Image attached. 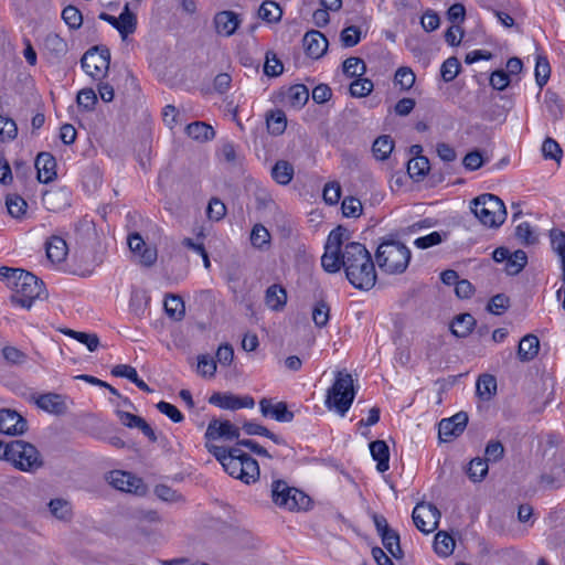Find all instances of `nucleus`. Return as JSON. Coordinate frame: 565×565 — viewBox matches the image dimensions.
I'll return each instance as SVG.
<instances>
[{"label": "nucleus", "mask_w": 565, "mask_h": 565, "mask_svg": "<svg viewBox=\"0 0 565 565\" xmlns=\"http://www.w3.org/2000/svg\"><path fill=\"white\" fill-rule=\"evenodd\" d=\"M348 241V231L338 226L327 238L321 265L328 273H337L344 268L350 284L358 288L369 290L376 282L375 266L371 254L361 243Z\"/></svg>", "instance_id": "1"}, {"label": "nucleus", "mask_w": 565, "mask_h": 565, "mask_svg": "<svg viewBox=\"0 0 565 565\" xmlns=\"http://www.w3.org/2000/svg\"><path fill=\"white\" fill-rule=\"evenodd\" d=\"M207 451L216 458L231 477L239 479L246 484L258 480V462L239 448H226L216 444H207Z\"/></svg>", "instance_id": "2"}, {"label": "nucleus", "mask_w": 565, "mask_h": 565, "mask_svg": "<svg viewBox=\"0 0 565 565\" xmlns=\"http://www.w3.org/2000/svg\"><path fill=\"white\" fill-rule=\"evenodd\" d=\"M0 279L12 291V302L25 309H30L45 292L42 281L20 268L1 267Z\"/></svg>", "instance_id": "3"}, {"label": "nucleus", "mask_w": 565, "mask_h": 565, "mask_svg": "<svg viewBox=\"0 0 565 565\" xmlns=\"http://www.w3.org/2000/svg\"><path fill=\"white\" fill-rule=\"evenodd\" d=\"M355 397L353 379L347 372H338L333 384L328 388L324 401L326 407L344 417Z\"/></svg>", "instance_id": "4"}, {"label": "nucleus", "mask_w": 565, "mask_h": 565, "mask_svg": "<svg viewBox=\"0 0 565 565\" xmlns=\"http://www.w3.org/2000/svg\"><path fill=\"white\" fill-rule=\"evenodd\" d=\"M412 253L398 241H387L377 247L375 259L379 267L386 274H402L408 267Z\"/></svg>", "instance_id": "5"}, {"label": "nucleus", "mask_w": 565, "mask_h": 565, "mask_svg": "<svg viewBox=\"0 0 565 565\" xmlns=\"http://www.w3.org/2000/svg\"><path fill=\"white\" fill-rule=\"evenodd\" d=\"M3 459L24 472H33L43 465L36 447L24 440H13L7 444L3 449Z\"/></svg>", "instance_id": "6"}, {"label": "nucleus", "mask_w": 565, "mask_h": 565, "mask_svg": "<svg viewBox=\"0 0 565 565\" xmlns=\"http://www.w3.org/2000/svg\"><path fill=\"white\" fill-rule=\"evenodd\" d=\"M475 216L487 227H499L507 217L504 203L494 194L484 193L471 202Z\"/></svg>", "instance_id": "7"}, {"label": "nucleus", "mask_w": 565, "mask_h": 565, "mask_svg": "<svg viewBox=\"0 0 565 565\" xmlns=\"http://www.w3.org/2000/svg\"><path fill=\"white\" fill-rule=\"evenodd\" d=\"M270 498L279 509L287 511L307 510L310 498L301 490L289 486L285 480H274L270 484Z\"/></svg>", "instance_id": "8"}, {"label": "nucleus", "mask_w": 565, "mask_h": 565, "mask_svg": "<svg viewBox=\"0 0 565 565\" xmlns=\"http://www.w3.org/2000/svg\"><path fill=\"white\" fill-rule=\"evenodd\" d=\"M81 64L88 76L94 79H102L109 70L110 52L104 46L92 47L83 55Z\"/></svg>", "instance_id": "9"}, {"label": "nucleus", "mask_w": 565, "mask_h": 565, "mask_svg": "<svg viewBox=\"0 0 565 565\" xmlns=\"http://www.w3.org/2000/svg\"><path fill=\"white\" fill-rule=\"evenodd\" d=\"M439 510L431 503H417L413 510L412 518L415 526L423 533L434 532L440 520Z\"/></svg>", "instance_id": "10"}, {"label": "nucleus", "mask_w": 565, "mask_h": 565, "mask_svg": "<svg viewBox=\"0 0 565 565\" xmlns=\"http://www.w3.org/2000/svg\"><path fill=\"white\" fill-rule=\"evenodd\" d=\"M209 403L215 407L226 411L253 408L255 401L249 395H235L231 392H215L209 397Z\"/></svg>", "instance_id": "11"}, {"label": "nucleus", "mask_w": 565, "mask_h": 565, "mask_svg": "<svg viewBox=\"0 0 565 565\" xmlns=\"http://www.w3.org/2000/svg\"><path fill=\"white\" fill-rule=\"evenodd\" d=\"M239 428L230 420L213 419L209 423L205 431V447L207 444H215L216 440H235L239 437Z\"/></svg>", "instance_id": "12"}, {"label": "nucleus", "mask_w": 565, "mask_h": 565, "mask_svg": "<svg viewBox=\"0 0 565 565\" xmlns=\"http://www.w3.org/2000/svg\"><path fill=\"white\" fill-rule=\"evenodd\" d=\"M109 483L124 492L143 494L145 493V484L142 480L130 472L115 470L109 475Z\"/></svg>", "instance_id": "13"}, {"label": "nucleus", "mask_w": 565, "mask_h": 565, "mask_svg": "<svg viewBox=\"0 0 565 565\" xmlns=\"http://www.w3.org/2000/svg\"><path fill=\"white\" fill-rule=\"evenodd\" d=\"M468 416L466 413H457L450 418H444L438 425V435L440 440L449 441L459 436L466 428Z\"/></svg>", "instance_id": "14"}, {"label": "nucleus", "mask_w": 565, "mask_h": 565, "mask_svg": "<svg viewBox=\"0 0 565 565\" xmlns=\"http://www.w3.org/2000/svg\"><path fill=\"white\" fill-rule=\"evenodd\" d=\"M26 430V420L15 411L0 409V433L21 435Z\"/></svg>", "instance_id": "15"}, {"label": "nucleus", "mask_w": 565, "mask_h": 565, "mask_svg": "<svg viewBox=\"0 0 565 565\" xmlns=\"http://www.w3.org/2000/svg\"><path fill=\"white\" fill-rule=\"evenodd\" d=\"M259 411L263 416L280 423H289L294 419V413L288 411L287 404L284 402L273 403L271 399L263 398L259 402Z\"/></svg>", "instance_id": "16"}, {"label": "nucleus", "mask_w": 565, "mask_h": 565, "mask_svg": "<svg viewBox=\"0 0 565 565\" xmlns=\"http://www.w3.org/2000/svg\"><path fill=\"white\" fill-rule=\"evenodd\" d=\"M302 42L307 55L316 60L323 56L328 50V40L320 31H308Z\"/></svg>", "instance_id": "17"}, {"label": "nucleus", "mask_w": 565, "mask_h": 565, "mask_svg": "<svg viewBox=\"0 0 565 565\" xmlns=\"http://www.w3.org/2000/svg\"><path fill=\"white\" fill-rule=\"evenodd\" d=\"M128 246L130 250L140 258V262L147 266L152 265L157 259V250L148 247L138 233L128 236Z\"/></svg>", "instance_id": "18"}, {"label": "nucleus", "mask_w": 565, "mask_h": 565, "mask_svg": "<svg viewBox=\"0 0 565 565\" xmlns=\"http://www.w3.org/2000/svg\"><path fill=\"white\" fill-rule=\"evenodd\" d=\"M35 168L38 170V179L42 183L51 182L56 175V162L49 152H41L35 159Z\"/></svg>", "instance_id": "19"}, {"label": "nucleus", "mask_w": 565, "mask_h": 565, "mask_svg": "<svg viewBox=\"0 0 565 565\" xmlns=\"http://www.w3.org/2000/svg\"><path fill=\"white\" fill-rule=\"evenodd\" d=\"M238 15L232 11L218 12L214 18L216 32L223 36H231L239 25Z\"/></svg>", "instance_id": "20"}, {"label": "nucleus", "mask_w": 565, "mask_h": 565, "mask_svg": "<svg viewBox=\"0 0 565 565\" xmlns=\"http://www.w3.org/2000/svg\"><path fill=\"white\" fill-rule=\"evenodd\" d=\"M47 510L52 518L61 522H70L73 518V505L64 498H54L47 503Z\"/></svg>", "instance_id": "21"}, {"label": "nucleus", "mask_w": 565, "mask_h": 565, "mask_svg": "<svg viewBox=\"0 0 565 565\" xmlns=\"http://www.w3.org/2000/svg\"><path fill=\"white\" fill-rule=\"evenodd\" d=\"M265 303L273 311H281L287 303V291L281 285L274 284L266 289Z\"/></svg>", "instance_id": "22"}, {"label": "nucleus", "mask_w": 565, "mask_h": 565, "mask_svg": "<svg viewBox=\"0 0 565 565\" xmlns=\"http://www.w3.org/2000/svg\"><path fill=\"white\" fill-rule=\"evenodd\" d=\"M372 458L376 461V469L385 472L390 468V450L384 440H375L370 444Z\"/></svg>", "instance_id": "23"}, {"label": "nucleus", "mask_w": 565, "mask_h": 565, "mask_svg": "<svg viewBox=\"0 0 565 565\" xmlns=\"http://www.w3.org/2000/svg\"><path fill=\"white\" fill-rule=\"evenodd\" d=\"M43 46L44 51L53 58H61L68 51L66 41L55 33H50L45 36Z\"/></svg>", "instance_id": "24"}, {"label": "nucleus", "mask_w": 565, "mask_h": 565, "mask_svg": "<svg viewBox=\"0 0 565 565\" xmlns=\"http://www.w3.org/2000/svg\"><path fill=\"white\" fill-rule=\"evenodd\" d=\"M137 18L130 12L128 4H126L122 12L117 17L115 29L119 32L121 39L125 40L129 34L135 32Z\"/></svg>", "instance_id": "25"}, {"label": "nucleus", "mask_w": 565, "mask_h": 565, "mask_svg": "<svg viewBox=\"0 0 565 565\" xmlns=\"http://www.w3.org/2000/svg\"><path fill=\"white\" fill-rule=\"evenodd\" d=\"M540 349V340L534 334H527L521 339L519 343L518 355L521 361H530L533 360Z\"/></svg>", "instance_id": "26"}, {"label": "nucleus", "mask_w": 565, "mask_h": 565, "mask_svg": "<svg viewBox=\"0 0 565 565\" xmlns=\"http://www.w3.org/2000/svg\"><path fill=\"white\" fill-rule=\"evenodd\" d=\"M309 98V90L302 84H296L290 86L286 92V103L292 108H301Z\"/></svg>", "instance_id": "27"}, {"label": "nucleus", "mask_w": 565, "mask_h": 565, "mask_svg": "<svg viewBox=\"0 0 565 565\" xmlns=\"http://www.w3.org/2000/svg\"><path fill=\"white\" fill-rule=\"evenodd\" d=\"M46 255L47 258L53 263L63 262L67 255L66 242L58 236H53L46 243Z\"/></svg>", "instance_id": "28"}, {"label": "nucleus", "mask_w": 565, "mask_h": 565, "mask_svg": "<svg viewBox=\"0 0 565 565\" xmlns=\"http://www.w3.org/2000/svg\"><path fill=\"white\" fill-rule=\"evenodd\" d=\"M185 131L189 137L198 141H209L215 136L213 127L203 121L189 124Z\"/></svg>", "instance_id": "29"}, {"label": "nucleus", "mask_w": 565, "mask_h": 565, "mask_svg": "<svg viewBox=\"0 0 565 565\" xmlns=\"http://www.w3.org/2000/svg\"><path fill=\"white\" fill-rule=\"evenodd\" d=\"M476 390L478 396L483 401H490L497 392V380L493 375L482 374L479 376Z\"/></svg>", "instance_id": "30"}, {"label": "nucleus", "mask_w": 565, "mask_h": 565, "mask_svg": "<svg viewBox=\"0 0 565 565\" xmlns=\"http://www.w3.org/2000/svg\"><path fill=\"white\" fill-rule=\"evenodd\" d=\"M476 324L475 318L470 313L457 316L451 323V332L459 338L467 337Z\"/></svg>", "instance_id": "31"}, {"label": "nucleus", "mask_w": 565, "mask_h": 565, "mask_svg": "<svg viewBox=\"0 0 565 565\" xmlns=\"http://www.w3.org/2000/svg\"><path fill=\"white\" fill-rule=\"evenodd\" d=\"M550 238L553 250L561 259V276L565 278V232L552 230L550 232Z\"/></svg>", "instance_id": "32"}, {"label": "nucleus", "mask_w": 565, "mask_h": 565, "mask_svg": "<svg viewBox=\"0 0 565 565\" xmlns=\"http://www.w3.org/2000/svg\"><path fill=\"white\" fill-rule=\"evenodd\" d=\"M271 177L281 185L289 184L294 177L292 164L285 160L277 161L271 169Z\"/></svg>", "instance_id": "33"}, {"label": "nucleus", "mask_w": 565, "mask_h": 565, "mask_svg": "<svg viewBox=\"0 0 565 565\" xmlns=\"http://www.w3.org/2000/svg\"><path fill=\"white\" fill-rule=\"evenodd\" d=\"M455 540L448 533L440 531L435 535L434 550L440 557H447L455 550Z\"/></svg>", "instance_id": "34"}, {"label": "nucleus", "mask_w": 565, "mask_h": 565, "mask_svg": "<svg viewBox=\"0 0 565 565\" xmlns=\"http://www.w3.org/2000/svg\"><path fill=\"white\" fill-rule=\"evenodd\" d=\"M429 161L424 156H415L407 163V172L415 180L423 179L429 171Z\"/></svg>", "instance_id": "35"}, {"label": "nucleus", "mask_w": 565, "mask_h": 565, "mask_svg": "<svg viewBox=\"0 0 565 565\" xmlns=\"http://www.w3.org/2000/svg\"><path fill=\"white\" fill-rule=\"evenodd\" d=\"M164 310L167 315L175 321H180L185 315L184 302L181 297L177 295H169L166 297Z\"/></svg>", "instance_id": "36"}, {"label": "nucleus", "mask_w": 565, "mask_h": 565, "mask_svg": "<svg viewBox=\"0 0 565 565\" xmlns=\"http://www.w3.org/2000/svg\"><path fill=\"white\" fill-rule=\"evenodd\" d=\"M38 406L49 413L58 414L64 411V402L57 394H44L41 395L36 401Z\"/></svg>", "instance_id": "37"}, {"label": "nucleus", "mask_w": 565, "mask_h": 565, "mask_svg": "<svg viewBox=\"0 0 565 565\" xmlns=\"http://www.w3.org/2000/svg\"><path fill=\"white\" fill-rule=\"evenodd\" d=\"M551 66L546 56L537 54L535 57L534 76L536 85L542 89L550 79Z\"/></svg>", "instance_id": "38"}, {"label": "nucleus", "mask_w": 565, "mask_h": 565, "mask_svg": "<svg viewBox=\"0 0 565 565\" xmlns=\"http://www.w3.org/2000/svg\"><path fill=\"white\" fill-rule=\"evenodd\" d=\"M394 149V141L390 136L377 137L372 146L373 156L377 160H386Z\"/></svg>", "instance_id": "39"}, {"label": "nucleus", "mask_w": 565, "mask_h": 565, "mask_svg": "<svg viewBox=\"0 0 565 565\" xmlns=\"http://www.w3.org/2000/svg\"><path fill=\"white\" fill-rule=\"evenodd\" d=\"M258 15L268 23H276L280 21L282 10L279 4L274 1H264L258 10Z\"/></svg>", "instance_id": "40"}, {"label": "nucleus", "mask_w": 565, "mask_h": 565, "mask_svg": "<svg viewBox=\"0 0 565 565\" xmlns=\"http://www.w3.org/2000/svg\"><path fill=\"white\" fill-rule=\"evenodd\" d=\"M287 127V118L282 110L276 109L273 110L267 116V128L271 135L279 136L281 135Z\"/></svg>", "instance_id": "41"}, {"label": "nucleus", "mask_w": 565, "mask_h": 565, "mask_svg": "<svg viewBox=\"0 0 565 565\" xmlns=\"http://www.w3.org/2000/svg\"><path fill=\"white\" fill-rule=\"evenodd\" d=\"M382 543L388 551L392 557L401 559L403 557V551L399 545V536L394 530L382 533Z\"/></svg>", "instance_id": "42"}, {"label": "nucleus", "mask_w": 565, "mask_h": 565, "mask_svg": "<svg viewBox=\"0 0 565 565\" xmlns=\"http://www.w3.org/2000/svg\"><path fill=\"white\" fill-rule=\"evenodd\" d=\"M527 256L525 252L519 249L509 255L505 269L510 275L519 274L526 265Z\"/></svg>", "instance_id": "43"}, {"label": "nucleus", "mask_w": 565, "mask_h": 565, "mask_svg": "<svg viewBox=\"0 0 565 565\" xmlns=\"http://www.w3.org/2000/svg\"><path fill=\"white\" fill-rule=\"evenodd\" d=\"M467 473L471 481H481L488 473L487 460L481 458H475L470 461Z\"/></svg>", "instance_id": "44"}, {"label": "nucleus", "mask_w": 565, "mask_h": 565, "mask_svg": "<svg viewBox=\"0 0 565 565\" xmlns=\"http://www.w3.org/2000/svg\"><path fill=\"white\" fill-rule=\"evenodd\" d=\"M18 127L12 118L0 116V141L8 142L15 139Z\"/></svg>", "instance_id": "45"}, {"label": "nucleus", "mask_w": 565, "mask_h": 565, "mask_svg": "<svg viewBox=\"0 0 565 565\" xmlns=\"http://www.w3.org/2000/svg\"><path fill=\"white\" fill-rule=\"evenodd\" d=\"M516 238L526 245L535 244L539 239L536 232L529 222L520 223L515 228Z\"/></svg>", "instance_id": "46"}, {"label": "nucleus", "mask_w": 565, "mask_h": 565, "mask_svg": "<svg viewBox=\"0 0 565 565\" xmlns=\"http://www.w3.org/2000/svg\"><path fill=\"white\" fill-rule=\"evenodd\" d=\"M373 82L365 77H359L350 85V94L353 97H365L373 90Z\"/></svg>", "instance_id": "47"}, {"label": "nucleus", "mask_w": 565, "mask_h": 565, "mask_svg": "<svg viewBox=\"0 0 565 565\" xmlns=\"http://www.w3.org/2000/svg\"><path fill=\"white\" fill-rule=\"evenodd\" d=\"M343 73L349 76H362L366 71L364 62L359 57H349L343 62Z\"/></svg>", "instance_id": "48"}, {"label": "nucleus", "mask_w": 565, "mask_h": 565, "mask_svg": "<svg viewBox=\"0 0 565 565\" xmlns=\"http://www.w3.org/2000/svg\"><path fill=\"white\" fill-rule=\"evenodd\" d=\"M445 237H446L445 233L435 231L427 235L417 237L414 241V245L419 249H427L429 247H433V246H436V245H439L440 243H443Z\"/></svg>", "instance_id": "49"}, {"label": "nucleus", "mask_w": 565, "mask_h": 565, "mask_svg": "<svg viewBox=\"0 0 565 565\" xmlns=\"http://www.w3.org/2000/svg\"><path fill=\"white\" fill-rule=\"evenodd\" d=\"M460 72V62L457 57H448L441 65L440 73L445 82L454 81Z\"/></svg>", "instance_id": "50"}, {"label": "nucleus", "mask_w": 565, "mask_h": 565, "mask_svg": "<svg viewBox=\"0 0 565 565\" xmlns=\"http://www.w3.org/2000/svg\"><path fill=\"white\" fill-rule=\"evenodd\" d=\"M6 204H7L8 212L13 217L22 216L25 213V210L28 206L24 199H22L21 196L17 195V194L8 195Z\"/></svg>", "instance_id": "51"}, {"label": "nucleus", "mask_w": 565, "mask_h": 565, "mask_svg": "<svg viewBox=\"0 0 565 565\" xmlns=\"http://www.w3.org/2000/svg\"><path fill=\"white\" fill-rule=\"evenodd\" d=\"M270 234L268 230L262 224L254 225L250 233V243L254 247L263 248L265 245L269 244Z\"/></svg>", "instance_id": "52"}, {"label": "nucleus", "mask_w": 565, "mask_h": 565, "mask_svg": "<svg viewBox=\"0 0 565 565\" xmlns=\"http://www.w3.org/2000/svg\"><path fill=\"white\" fill-rule=\"evenodd\" d=\"M415 78L416 77L414 72L406 66L397 68L395 73V83L398 84L404 90H408L413 87Z\"/></svg>", "instance_id": "53"}, {"label": "nucleus", "mask_w": 565, "mask_h": 565, "mask_svg": "<svg viewBox=\"0 0 565 565\" xmlns=\"http://www.w3.org/2000/svg\"><path fill=\"white\" fill-rule=\"evenodd\" d=\"M65 333L86 345L90 352L95 351L99 345V340L96 334L74 330H68Z\"/></svg>", "instance_id": "54"}, {"label": "nucleus", "mask_w": 565, "mask_h": 565, "mask_svg": "<svg viewBox=\"0 0 565 565\" xmlns=\"http://www.w3.org/2000/svg\"><path fill=\"white\" fill-rule=\"evenodd\" d=\"M330 317V308L323 302L319 301L315 305L312 310V320L315 324L319 328L327 326Z\"/></svg>", "instance_id": "55"}, {"label": "nucleus", "mask_w": 565, "mask_h": 565, "mask_svg": "<svg viewBox=\"0 0 565 565\" xmlns=\"http://www.w3.org/2000/svg\"><path fill=\"white\" fill-rule=\"evenodd\" d=\"M62 18L64 22L71 28V29H78L83 23V17L81 11L73 7L68 6L62 11Z\"/></svg>", "instance_id": "56"}, {"label": "nucleus", "mask_w": 565, "mask_h": 565, "mask_svg": "<svg viewBox=\"0 0 565 565\" xmlns=\"http://www.w3.org/2000/svg\"><path fill=\"white\" fill-rule=\"evenodd\" d=\"M282 63L277 58L273 52H267L266 61L264 64V72L268 76H278L282 73Z\"/></svg>", "instance_id": "57"}, {"label": "nucleus", "mask_w": 565, "mask_h": 565, "mask_svg": "<svg viewBox=\"0 0 565 565\" xmlns=\"http://www.w3.org/2000/svg\"><path fill=\"white\" fill-rule=\"evenodd\" d=\"M542 153L545 159L559 161L562 157V149L554 139L546 138L542 145Z\"/></svg>", "instance_id": "58"}, {"label": "nucleus", "mask_w": 565, "mask_h": 565, "mask_svg": "<svg viewBox=\"0 0 565 565\" xmlns=\"http://www.w3.org/2000/svg\"><path fill=\"white\" fill-rule=\"evenodd\" d=\"M342 212L347 217H358L362 213V203L360 200L349 196L342 201Z\"/></svg>", "instance_id": "59"}, {"label": "nucleus", "mask_w": 565, "mask_h": 565, "mask_svg": "<svg viewBox=\"0 0 565 565\" xmlns=\"http://www.w3.org/2000/svg\"><path fill=\"white\" fill-rule=\"evenodd\" d=\"M216 372V362L209 355L198 358V373L202 376L213 377Z\"/></svg>", "instance_id": "60"}, {"label": "nucleus", "mask_w": 565, "mask_h": 565, "mask_svg": "<svg viewBox=\"0 0 565 565\" xmlns=\"http://www.w3.org/2000/svg\"><path fill=\"white\" fill-rule=\"evenodd\" d=\"M97 102V96L94 89L84 88L77 94V104L79 107L92 110Z\"/></svg>", "instance_id": "61"}, {"label": "nucleus", "mask_w": 565, "mask_h": 565, "mask_svg": "<svg viewBox=\"0 0 565 565\" xmlns=\"http://www.w3.org/2000/svg\"><path fill=\"white\" fill-rule=\"evenodd\" d=\"M341 198V185L339 182H329L323 189V200L330 204H337Z\"/></svg>", "instance_id": "62"}, {"label": "nucleus", "mask_w": 565, "mask_h": 565, "mask_svg": "<svg viewBox=\"0 0 565 565\" xmlns=\"http://www.w3.org/2000/svg\"><path fill=\"white\" fill-rule=\"evenodd\" d=\"M361 40V31L359 28L351 25L341 32V41L345 47L356 45Z\"/></svg>", "instance_id": "63"}, {"label": "nucleus", "mask_w": 565, "mask_h": 565, "mask_svg": "<svg viewBox=\"0 0 565 565\" xmlns=\"http://www.w3.org/2000/svg\"><path fill=\"white\" fill-rule=\"evenodd\" d=\"M440 19L439 15L428 9L424 12L420 19V25L426 32H433L439 28Z\"/></svg>", "instance_id": "64"}]
</instances>
